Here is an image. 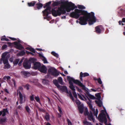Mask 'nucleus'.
Here are the masks:
<instances>
[{
  "instance_id": "nucleus-11",
  "label": "nucleus",
  "mask_w": 125,
  "mask_h": 125,
  "mask_svg": "<svg viewBox=\"0 0 125 125\" xmlns=\"http://www.w3.org/2000/svg\"><path fill=\"white\" fill-rule=\"evenodd\" d=\"M103 28V26L101 25L95 27V32L98 34L101 33V29Z\"/></svg>"
},
{
  "instance_id": "nucleus-41",
  "label": "nucleus",
  "mask_w": 125,
  "mask_h": 125,
  "mask_svg": "<svg viewBox=\"0 0 125 125\" xmlns=\"http://www.w3.org/2000/svg\"><path fill=\"white\" fill-rule=\"evenodd\" d=\"M69 96L70 97V98L73 100H74V98L72 96V93L71 92H70L69 94Z\"/></svg>"
},
{
  "instance_id": "nucleus-39",
  "label": "nucleus",
  "mask_w": 125,
  "mask_h": 125,
  "mask_svg": "<svg viewBox=\"0 0 125 125\" xmlns=\"http://www.w3.org/2000/svg\"><path fill=\"white\" fill-rule=\"evenodd\" d=\"M84 114L85 115H88L89 114V112H88L87 108H86L84 112Z\"/></svg>"
},
{
  "instance_id": "nucleus-32",
  "label": "nucleus",
  "mask_w": 125,
  "mask_h": 125,
  "mask_svg": "<svg viewBox=\"0 0 125 125\" xmlns=\"http://www.w3.org/2000/svg\"><path fill=\"white\" fill-rule=\"evenodd\" d=\"M51 54L54 56H55L57 58H58L59 57V55L58 54L55 52L53 51L51 52Z\"/></svg>"
},
{
  "instance_id": "nucleus-35",
  "label": "nucleus",
  "mask_w": 125,
  "mask_h": 125,
  "mask_svg": "<svg viewBox=\"0 0 125 125\" xmlns=\"http://www.w3.org/2000/svg\"><path fill=\"white\" fill-rule=\"evenodd\" d=\"M35 99L37 102L40 104V99L39 96H35Z\"/></svg>"
},
{
  "instance_id": "nucleus-9",
  "label": "nucleus",
  "mask_w": 125,
  "mask_h": 125,
  "mask_svg": "<svg viewBox=\"0 0 125 125\" xmlns=\"http://www.w3.org/2000/svg\"><path fill=\"white\" fill-rule=\"evenodd\" d=\"M13 43L15 46V47L17 49L21 50L24 48V47L20 43H18L16 42H14Z\"/></svg>"
},
{
  "instance_id": "nucleus-51",
  "label": "nucleus",
  "mask_w": 125,
  "mask_h": 125,
  "mask_svg": "<svg viewBox=\"0 0 125 125\" xmlns=\"http://www.w3.org/2000/svg\"><path fill=\"white\" fill-rule=\"evenodd\" d=\"M105 112L106 113V115H107V118L108 119L109 121H110V117H109V115H108V114L106 112V110H105Z\"/></svg>"
},
{
  "instance_id": "nucleus-31",
  "label": "nucleus",
  "mask_w": 125,
  "mask_h": 125,
  "mask_svg": "<svg viewBox=\"0 0 125 125\" xmlns=\"http://www.w3.org/2000/svg\"><path fill=\"white\" fill-rule=\"evenodd\" d=\"M25 52L24 50H22L19 52V54L20 56H23L25 54Z\"/></svg>"
},
{
  "instance_id": "nucleus-13",
  "label": "nucleus",
  "mask_w": 125,
  "mask_h": 125,
  "mask_svg": "<svg viewBox=\"0 0 125 125\" xmlns=\"http://www.w3.org/2000/svg\"><path fill=\"white\" fill-rule=\"evenodd\" d=\"M89 76V74L87 73H83L82 72H81L80 74V79L82 81H83V77H84Z\"/></svg>"
},
{
  "instance_id": "nucleus-44",
  "label": "nucleus",
  "mask_w": 125,
  "mask_h": 125,
  "mask_svg": "<svg viewBox=\"0 0 125 125\" xmlns=\"http://www.w3.org/2000/svg\"><path fill=\"white\" fill-rule=\"evenodd\" d=\"M78 94V97L80 99H81V100H83V101L84 100V99L83 98V97L80 95L79 94Z\"/></svg>"
},
{
  "instance_id": "nucleus-54",
  "label": "nucleus",
  "mask_w": 125,
  "mask_h": 125,
  "mask_svg": "<svg viewBox=\"0 0 125 125\" xmlns=\"http://www.w3.org/2000/svg\"><path fill=\"white\" fill-rule=\"evenodd\" d=\"M96 92H100L102 90L101 88L100 87H99L97 88L96 89Z\"/></svg>"
},
{
  "instance_id": "nucleus-23",
  "label": "nucleus",
  "mask_w": 125,
  "mask_h": 125,
  "mask_svg": "<svg viewBox=\"0 0 125 125\" xmlns=\"http://www.w3.org/2000/svg\"><path fill=\"white\" fill-rule=\"evenodd\" d=\"M36 8L38 10L41 9L43 6V4L40 3L39 2L36 4Z\"/></svg>"
},
{
  "instance_id": "nucleus-28",
  "label": "nucleus",
  "mask_w": 125,
  "mask_h": 125,
  "mask_svg": "<svg viewBox=\"0 0 125 125\" xmlns=\"http://www.w3.org/2000/svg\"><path fill=\"white\" fill-rule=\"evenodd\" d=\"M95 102L99 107H101L102 106V103L100 100L99 101L97 100H95Z\"/></svg>"
},
{
  "instance_id": "nucleus-8",
  "label": "nucleus",
  "mask_w": 125,
  "mask_h": 125,
  "mask_svg": "<svg viewBox=\"0 0 125 125\" xmlns=\"http://www.w3.org/2000/svg\"><path fill=\"white\" fill-rule=\"evenodd\" d=\"M23 65L25 69H29L31 67V63L28 61H24L23 63Z\"/></svg>"
},
{
  "instance_id": "nucleus-64",
  "label": "nucleus",
  "mask_w": 125,
  "mask_h": 125,
  "mask_svg": "<svg viewBox=\"0 0 125 125\" xmlns=\"http://www.w3.org/2000/svg\"><path fill=\"white\" fill-rule=\"evenodd\" d=\"M36 50L37 51H43V50L41 48H37L36 49Z\"/></svg>"
},
{
  "instance_id": "nucleus-29",
  "label": "nucleus",
  "mask_w": 125,
  "mask_h": 125,
  "mask_svg": "<svg viewBox=\"0 0 125 125\" xmlns=\"http://www.w3.org/2000/svg\"><path fill=\"white\" fill-rule=\"evenodd\" d=\"M58 82L61 84H62V78L61 77H59L58 79Z\"/></svg>"
},
{
  "instance_id": "nucleus-3",
  "label": "nucleus",
  "mask_w": 125,
  "mask_h": 125,
  "mask_svg": "<svg viewBox=\"0 0 125 125\" xmlns=\"http://www.w3.org/2000/svg\"><path fill=\"white\" fill-rule=\"evenodd\" d=\"M67 79L68 81L70 84L69 88L73 91H75V89L72 82L82 87L83 90L84 91H86L85 86L79 81L77 80H75L69 76H67Z\"/></svg>"
},
{
  "instance_id": "nucleus-26",
  "label": "nucleus",
  "mask_w": 125,
  "mask_h": 125,
  "mask_svg": "<svg viewBox=\"0 0 125 125\" xmlns=\"http://www.w3.org/2000/svg\"><path fill=\"white\" fill-rule=\"evenodd\" d=\"M36 61V59L34 58H30L28 61L30 63H32L34 64Z\"/></svg>"
},
{
  "instance_id": "nucleus-33",
  "label": "nucleus",
  "mask_w": 125,
  "mask_h": 125,
  "mask_svg": "<svg viewBox=\"0 0 125 125\" xmlns=\"http://www.w3.org/2000/svg\"><path fill=\"white\" fill-rule=\"evenodd\" d=\"M10 65L9 64V63H8L6 64L5 65L4 68V69H8L10 68Z\"/></svg>"
},
{
  "instance_id": "nucleus-12",
  "label": "nucleus",
  "mask_w": 125,
  "mask_h": 125,
  "mask_svg": "<svg viewBox=\"0 0 125 125\" xmlns=\"http://www.w3.org/2000/svg\"><path fill=\"white\" fill-rule=\"evenodd\" d=\"M41 72L44 73H47V69L46 66L43 65L41 66L39 70Z\"/></svg>"
},
{
  "instance_id": "nucleus-21",
  "label": "nucleus",
  "mask_w": 125,
  "mask_h": 125,
  "mask_svg": "<svg viewBox=\"0 0 125 125\" xmlns=\"http://www.w3.org/2000/svg\"><path fill=\"white\" fill-rule=\"evenodd\" d=\"M36 3L35 1H32L30 2H28L27 3V5L29 7H33L34 6Z\"/></svg>"
},
{
  "instance_id": "nucleus-58",
  "label": "nucleus",
  "mask_w": 125,
  "mask_h": 125,
  "mask_svg": "<svg viewBox=\"0 0 125 125\" xmlns=\"http://www.w3.org/2000/svg\"><path fill=\"white\" fill-rule=\"evenodd\" d=\"M9 38L11 39L12 40H13V41H15L16 40V39L15 38H12L11 37H9Z\"/></svg>"
},
{
  "instance_id": "nucleus-27",
  "label": "nucleus",
  "mask_w": 125,
  "mask_h": 125,
  "mask_svg": "<svg viewBox=\"0 0 125 125\" xmlns=\"http://www.w3.org/2000/svg\"><path fill=\"white\" fill-rule=\"evenodd\" d=\"M53 82L54 84L58 88L60 85L58 83V82L57 80H54L53 81Z\"/></svg>"
},
{
  "instance_id": "nucleus-50",
  "label": "nucleus",
  "mask_w": 125,
  "mask_h": 125,
  "mask_svg": "<svg viewBox=\"0 0 125 125\" xmlns=\"http://www.w3.org/2000/svg\"><path fill=\"white\" fill-rule=\"evenodd\" d=\"M26 53L27 54H31V55H34V54L31 52H29L28 51H26Z\"/></svg>"
},
{
  "instance_id": "nucleus-45",
  "label": "nucleus",
  "mask_w": 125,
  "mask_h": 125,
  "mask_svg": "<svg viewBox=\"0 0 125 125\" xmlns=\"http://www.w3.org/2000/svg\"><path fill=\"white\" fill-rule=\"evenodd\" d=\"M97 81L99 84H102V82L101 80V79L100 78L98 79Z\"/></svg>"
},
{
  "instance_id": "nucleus-38",
  "label": "nucleus",
  "mask_w": 125,
  "mask_h": 125,
  "mask_svg": "<svg viewBox=\"0 0 125 125\" xmlns=\"http://www.w3.org/2000/svg\"><path fill=\"white\" fill-rule=\"evenodd\" d=\"M1 40L2 41H6L8 42L9 41V40L8 39L6 38H4V37H1Z\"/></svg>"
},
{
  "instance_id": "nucleus-10",
  "label": "nucleus",
  "mask_w": 125,
  "mask_h": 125,
  "mask_svg": "<svg viewBox=\"0 0 125 125\" xmlns=\"http://www.w3.org/2000/svg\"><path fill=\"white\" fill-rule=\"evenodd\" d=\"M60 90L63 92H65L67 94L68 93V92L67 90V88L66 86L60 85L59 87L58 88Z\"/></svg>"
},
{
  "instance_id": "nucleus-22",
  "label": "nucleus",
  "mask_w": 125,
  "mask_h": 125,
  "mask_svg": "<svg viewBox=\"0 0 125 125\" xmlns=\"http://www.w3.org/2000/svg\"><path fill=\"white\" fill-rule=\"evenodd\" d=\"M44 118L47 121H48L50 120V116L48 113L47 112L46 113L45 115Z\"/></svg>"
},
{
  "instance_id": "nucleus-42",
  "label": "nucleus",
  "mask_w": 125,
  "mask_h": 125,
  "mask_svg": "<svg viewBox=\"0 0 125 125\" xmlns=\"http://www.w3.org/2000/svg\"><path fill=\"white\" fill-rule=\"evenodd\" d=\"M98 113V109H97L96 110L95 112L94 113V115L96 116V117H97V115Z\"/></svg>"
},
{
  "instance_id": "nucleus-52",
  "label": "nucleus",
  "mask_w": 125,
  "mask_h": 125,
  "mask_svg": "<svg viewBox=\"0 0 125 125\" xmlns=\"http://www.w3.org/2000/svg\"><path fill=\"white\" fill-rule=\"evenodd\" d=\"M38 109L39 110V111H42L43 112H44L45 111L43 109H42V108H38Z\"/></svg>"
},
{
  "instance_id": "nucleus-60",
  "label": "nucleus",
  "mask_w": 125,
  "mask_h": 125,
  "mask_svg": "<svg viewBox=\"0 0 125 125\" xmlns=\"http://www.w3.org/2000/svg\"><path fill=\"white\" fill-rule=\"evenodd\" d=\"M22 62V60L20 61L19 62L18 65L19 66H21V63Z\"/></svg>"
},
{
  "instance_id": "nucleus-14",
  "label": "nucleus",
  "mask_w": 125,
  "mask_h": 125,
  "mask_svg": "<svg viewBox=\"0 0 125 125\" xmlns=\"http://www.w3.org/2000/svg\"><path fill=\"white\" fill-rule=\"evenodd\" d=\"M33 68L35 69H39L41 67V64L39 62H35L33 64Z\"/></svg>"
},
{
  "instance_id": "nucleus-2",
  "label": "nucleus",
  "mask_w": 125,
  "mask_h": 125,
  "mask_svg": "<svg viewBox=\"0 0 125 125\" xmlns=\"http://www.w3.org/2000/svg\"><path fill=\"white\" fill-rule=\"evenodd\" d=\"M83 16L80 17L79 23L81 25H85L87 24V21H88L89 25L93 24L96 21V18L94 16V14L93 12L88 13L85 15H82Z\"/></svg>"
},
{
  "instance_id": "nucleus-61",
  "label": "nucleus",
  "mask_w": 125,
  "mask_h": 125,
  "mask_svg": "<svg viewBox=\"0 0 125 125\" xmlns=\"http://www.w3.org/2000/svg\"><path fill=\"white\" fill-rule=\"evenodd\" d=\"M77 90L80 93H81L82 92V90L81 89H79V88H77Z\"/></svg>"
},
{
  "instance_id": "nucleus-37",
  "label": "nucleus",
  "mask_w": 125,
  "mask_h": 125,
  "mask_svg": "<svg viewBox=\"0 0 125 125\" xmlns=\"http://www.w3.org/2000/svg\"><path fill=\"white\" fill-rule=\"evenodd\" d=\"M19 60L18 59H16L13 62V63L14 65H17L18 63Z\"/></svg>"
},
{
  "instance_id": "nucleus-1",
  "label": "nucleus",
  "mask_w": 125,
  "mask_h": 125,
  "mask_svg": "<svg viewBox=\"0 0 125 125\" xmlns=\"http://www.w3.org/2000/svg\"><path fill=\"white\" fill-rule=\"evenodd\" d=\"M66 3V2L65 1L54 2L52 4V6L53 7L58 6L60 4L61 5L60 7L58 8L56 10H55V8L52 9L51 12L52 15L54 17H56L62 14L66 13V11L69 12L71 10H73L75 8H77V7L75 5V4L71 2H68L67 6L65 7L64 5Z\"/></svg>"
},
{
  "instance_id": "nucleus-46",
  "label": "nucleus",
  "mask_w": 125,
  "mask_h": 125,
  "mask_svg": "<svg viewBox=\"0 0 125 125\" xmlns=\"http://www.w3.org/2000/svg\"><path fill=\"white\" fill-rule=\"evenodd\" d=\"M7 47V45L6 44H4L1 47V49L2 50H3L6 49V48Z\"/></svg>"
},
{
  "instance_id": "nucleus-34",
  "label": "nucleus",
  "mask_w": 125,
  "mask_h": 125,
  "mask_svg": "<svg viewBox=\"0 0 125 125\" xmlns=\"http://www.w3.org/2000/svg\"><path fill=\"white\" fill-rule=\"evenodd\" d=\"M77 7L79 9H84L85 8V7L84 6L82 5H78Z\"/></svg>"
},
{
  "instance_id": "nucleus-5",
  "label": "nucleus",
  "mask_w": 125,
  "mask_h": 125,
  "mask_svg": "<svg viewBox=\"0 0 125 125\" xmlns=\"http://www.w3.org/2000/svg\"><path fill=\"white\" fill-rule=\"evenodd\" d=\"M51 2L50 1L46 3L43 7L44 8H46L44 10L42 11L43 16H45L46 17H44V19H47L49 18L48 17V15L51 14V7L50 6V4L51 3Z\"/></svg>"
},
{
  "instance_id": "nucleus-63",
  "label": "nucleus",
  "mask_w": 125,
  "mask_h": 125,
  "mask_svg": "<svg viewBox=\"0 0 125 125\" xmlns=\"http://www.w3.org/2000/svg\"><path fill=\"white\" fill-rule=\"evenodd\" d=\"M58 110L60 112V113L61 114V113L62 112V111L61 109V108L59 107H58Z\"/></svg>"
},
{
  "instance_id": "nucleus-53",
  "label": "nucleus",
  "mask_w": 125,
  "mask_h": 125,
  "mask_svg": "<svg viewBox=\"0 0 125 125\" xmlns=\"http://www.w3.org/2000/svg\"><path fill=\"white\" fill-rule=\"evenodd\" d=\"M76 103L77 105H79L81 104V102L79 100H77L76 102Z\"/></svg>"
},
{
  "instance_id": "nucleus-25",
  "label": "nucleus",
  "mask_w": 125,
  "mask_h": 125,
  "mask_svg": "<svg viewBox=\"0 0 125 125\" xmlns=\"http://www.w3.org/2000/svg\"><path fill=\"white\" fill-rule=\"evenodd\" d=\"M10 77L9 76H5L2 79V82H1V83H2L4 80H5L7 79V80H10Z\"/></svg>"
},
{
  "instance_id": "nucleus-36",
  "label": "nucleus",
  "mask_w": 125,
  "mask_h": 125,
  "mask_svg": "<svg viewBox=\"0 0 125 125\" xmlns=\"http://www.w3.org/2000/svg\"><path fill=\"white\" fill-rule=\"evenodd\" d=\"M48 81L47 80L44 79L42 81V83L44 84H48Z\"/></svg>"
},
{
  "instance_id": "nucleus-6",
  "label": "nucleus",
  "mask_w": 125,
  "mask_h": 125,
  "mask_svg": "<svg viewBox=\"0 0 125 125\" xmlns=\"http://www.w3.org/2000/svg\"><path fill=\"white\" fill-rule=\"evenodd\" d=\"M48 73L55 77L57 76L59 74V72L55 68L51 67L48 70Z\"/></svg>"
},
{
  "instance_id": "nucleus-18",
  "label": "nucleus",
  "mask_w": 125,
  "mask_h": 125,
  "mask_svg": "<svg viewBox=\"0 0 125 125\" xmlns=\"http://www.w3.org/2000/svg\"><path fill=\"white\" fill-rule=\"evenodd\" d=\"M8 112V111L7 108L4 109L0 111V116L2 114V116H4L6 115V113Z\"/></svg>"
},
{
  "instance_id": "nucleus-57",
  "label": "nucleus",
  "mask_w": 125,
  "mask_h": 125,
  "mask_svg": "<svg viewBox=\"0 0 125 125\" xmlns=\"http://www.w3.org/2000/svg\"><path fill=\"white\" fill-rule=\"evenodd\" d=\"M22 106L19 105L17 107L18 109L21 110L22 109V107H21Z\"/></svg>"
},
{
  "instance_id": "nucleus-4",
  "label": "nucleus",
  "mask_w": 125,
  "mask_h": 125,
  "mask_svg": "<svg viewBox=\"0 0 125 125\" xmlns=\"http://www.w3.org/2000/svg\"><path fill=\"white\" fill-rule=\"evenodd\" d=\"M87 14V11L75 9L74 11L71 13L70 14V16L72 18L77 19L80 16L82 15H85Z\"/></svg>"
},
{
  "instance_id": "nucleus-20",
  "label": "nucleus",
  "mask_w": 125,
  "mask_h": 125,
  "mask_svg": "<svg viewBox=\"0 0 125 125\" xmlns=\"http://www.w3.org/2000/svg\"><path fill=\"white\" fill-rule=\"evenodd\" d=\"M79 112L81 114H82L83 112L84 107L82 105H81L78 107Z\"/></svg>"
},
{
  "instance_id": "nucleus-47",
  "label": "nucleus",
  "mask_w": 125,
  "mask_h": 125,
  "mask_svg": "<svg viewBox=\"0 0 125 125\" xmlns=\"http://www.w3.org/2000/svg\"><path fill=\"white\" fill-rule=\"evenodd\" d=\"M42 60L43 61L44 63H48L47 60L45 57H44L43 58Z\"/></svg>"
},
{
  "instance_id": "nucleus-55",
  "label": "nucleus",
  "mask_w": 125,
  "mask_h": 125,
  "mask_svg": "<svg viewBox=\"0 0 125 125\" xmlns=\"http://www.w3.org/2000/svg\"><path fill=\"white\" fill-rule=\"evenodd\" d=\"M4 91L5 92H6L7 94H9V92L8 91V90L7 89H6V88H5L4 89Z\"/></svg>"
},
{
  "instance_id": "nucleus-7",
  "label": "nucleus",
  "mask_w": 125,
  "mask_h": 125,
  "mask_svg": "<svg viewBox=\"0 0 125 125\" xmlns=\"http://www.w3.org/2000/svg\"><path fill=\"white\" fill-rule=\"evenodd\" d=\"M6 54L4 53H3L1 55V58L0 59V63L1 64L3 61V63L5 64L8 63V61L7 58L5 57Z\"/></svg>"
},
{
  "instance_id": "nucleus-62",
  "label": "nucleus",
  "mask_w": 125,
  "mask_h": 125,
  "mask_svg": "<svg viewBox=\"0 0 125 125\" xmlns=\"http://www.w3.org/2000/svg\"><path fill=\"white\" fill-rule=\"evenodd\" d=\"M19 90L22 91L23 90V88L21 86H20L18 88Z\"/></svg>"
},
{
  "instance_id": "nucleus-24",
  "label": "nucleus",
  "mask_w": 125,
  "mask_h": 125,
  "mask_svg": "<svg viewBox=\"0 0 125 125\" xmlns=\"http://www.w3.org/2000/svg\"><path fill=\"white\" fill-rule=\"evenodd\" d=\"M6 122V118L4 117L0 119V124H3L4 123Z\"/></svg>"
},
{
  "instance_id": "nucleus-40",
  "label": "nucleus",
  "mask_w": 125,
  "mask_h": 125,
  "mask_svg": "<svg viewBox=\"0 0 125 125\" xmlns=\"http://www.w3.org/2000/svg\"><path fill=\"white\" fill-rule=\"evenodd\" d=\"M34 95L32 94L30 96V100L31 101H33L34 100Z\"/></svg>"
},
{
  "instance_id": "nucleus-19",
  "label": "nucleus",
  "mask_w": 125,
  "mask_h": 125,
  "mask_svg": "<svg viewBox=\"0 0 125 125\" xmlns=\"http://www.w3.org/2000/svg\"><path fill=\"white\" fill-rule=\"evenodd\" d=\"M19 93L20 100V104H21L23 103V96L20 91H19Z\"/></svg>"
},
{
  "instance_id": "nucleus-49",
  "label": "nucleus",
  "mask_w": 125,
  "mask_h": 125,
  "mask_svg": "<svg viewBox=\"0 0 125 125\" xmlns=\"http://www.w3.org/2000/svg\"><path fill=\"white\" fill-rule=\"evenodd\" d=\"M30 87V85L29 84H27L25 86V88L27 90H28L29 89V87Z\"/></svg>"
},
{
  "instance_id": "nucleus-17",
  "label": "nucleus",
  "mask_w": 125,
  "mask_h": 125,
  "mask_svg": "<svg viewBox=\"0 0 125 125\" xmlns=\"http://www.w3.org/2000/svg\"><path fill=\"white\" fill-rule=\"evenodd\" d=\"M87 89H86V91H84L87 94L88 96L91 99H92L93 100L95 99H96V98L94 95L90 94L89 92L87 91Z\"/></svg>"
},
{
  "instance_id": "nucleus-43",
  "label": "nucleus",
  "mask_w": 125,
  "mask_h": 125,
  "mask_svg": "<svg viewBox=\"0 0 125 125\" xmlns=\"http://www.w3.org/2000/svg\"><path fill=\"white\" fill-rule=\"evenodd\" d=\"M73 96L75 97V98L76 99L77 98V94L75 92V91H73Z\"/></svg>"
},
{
  "instance_id": "nucleus-56",
  "label": "nucleus",
  "mask_w": 125,
  "mask_h": 125,
  "mask_svg": "<svg viewBox=\"0 0 125 125\" xmlns=\"http://www.w3.org/2000/svg\"><path fill=\"white\" fill-rule=\"evenodd\" d=\"M88 106L90 109L93 108V106L91 103H89Z\"/></svg>"
},
{
  "instance_id": "nucleus-16",
  "label": "nucleus",
  "mask_w": 125,
  "mask_h": 125,
  "mask_svg": "<svg viewBox=\"0 0 125 125\" xmlns=\"http://www.w3.org/2000/svg\"><path fill=\"white\" fill-rule=\"evenodd\" d=\"M88 118L89 120L92 121L93 122H94V119L93 117V113L92 111H90V113L88 115Z\"/></svg>"
},
{
  "instance_id": "nucleus-48",
  "label": "nucleus",
  "mask_w": 125,
  "mask_h": 125,
  "mask_svg": "<svg viewBox=\"0 0 125 125\" xmlns=\"http://www.w3.org/2000/svg\"><path fill=\"white\" fill-rule=\"evenodd\" d=\"M31 52H32L33 53H35L36 51L33 48H31L30 51Z\"/></svg>"
},
{
  "instance_id": "nucleus-59",
  "label": "nucleus",
  "mask_w": 125,
  "mask_h": 125,
  "mask_svg": "<svg viewBox=\"0 0 125 125\" xmlns=\"http://www.w3.org/2000/svg\"><path fill=\"white\" fill-rule=\"evenodd\" d=\"M67 122H68V125H69L70 124L71 125H72V123H71V122L68 119L67 120Z\"/></svg>"
},
{
  "instance_id": "nucleus-30",
  "label": "nucleus",
  "mask_w": 125,
  "mask_h": 125,
  "mask_svg": "<svg viewBox=\"0 0 125 125\" xmlns=\"http://www.w3.org/2000/svg\"><path fill=\"white\" fill-rule=\"evenodd\" d=\"M25 109L28 113H29L31 112V110L28 105H26Z\"/></svg>"
},
{
  "instance_id": "nucleus-15",
  "label": "nucleus",
  "mask_w": 125,
  "mask_h": 125,
  "mask_svg": "<svg viewBox=\"0 0 125 125\" xmlns=\"http://www.w3.org/2000/svg\"><path fill=\"white\" fill-rule=\"evenodd\" d=\"M21 73L22 75H24L25 78L31 75V74L29 72L24 71H21Z\"/></svg>"
}]
</instances>
